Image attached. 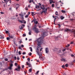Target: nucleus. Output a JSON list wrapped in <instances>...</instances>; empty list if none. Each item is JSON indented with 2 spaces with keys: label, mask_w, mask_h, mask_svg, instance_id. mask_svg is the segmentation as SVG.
I'll return each mask as SVG.
<instances>
[{
  "label": "nucleus",
  "mask_w": 75,
  "mask_h": 75,
  "mask_svg": "<svg viewBox=\"0 0 75 75\" xmlns=\"http://www.w3.org/2000/svg\"><path fill=\"white\" fill-rule=\"evenodd\" d=\"M27 60L28 61V62H30V58H28L27 59Z\"/></svg>",
  "instance_id": "obj_28"
},
{
  "label": "nucleus",
  "mask_w": 75,
  "mask_h": 75,
  "mask_svg": "<svg viewBox=\"0 0 75 75\" xmlns=\"http://www.w3.org/2000/svg\"><path fill=\"white\" fill-rule=\"evenodd\" d=\"M18 21H19L20 23H23V21H21V20H18Z\"/></svg>",
  "instance_id": "obj_14"
},
{
  "label": "nucleus",
  "mask_w": 75,
  "mask_h": 75,
  "mask_svg": "<svg viewBox=\"0 0 75 75\" xmlns=\"http://www.w3.org/2000/svg\"><path fill=\"white\" fill-rule=\"evenodd\" d=\"M39 72H40V71H38L36 72V73H35V75H38V73H39Z\"/></svg>",
  "instance_id": "obj_19"
},
{
  "label": "nucleus",
  "mask_w": 75,
  "mask_h": 75,
  "mask_svg": "<svg viewBox=\"0 0 75 75\" xmlns=\"http://www.w3.org/2000/svg\"><path fill=\"white\" fill-rule=\"evenodd\" d=\"M29 53L30 54H29V55L30 56H31L32 55V53L31 52H30Z\"/></svg>",
  "instance_id": "obj_26"
},
{
  "label": "nucleus",
  "mask_w": 75,
  "mask_h": 75,
  "mask_svg": "<svg viewBox=\"0 0 75 75\" xmlns=\"http://www.w3.org/2000/svg\"><path fill=\"white\" fill-rule=\"evenodd\" d=\"M70 44H74V42H72Z\"/></svg>",
  "instance_id": "obj_60"
},
{
  "label": "nucleus",
  "mask_w": 75,
  "mask_h": 75,
  "mask_svg": "<svg viewBox=\"0 0 75 75\" xmlns=\"http://www.w3.org/2000/svg\"><path fill=\"white\" fill-rule=\"evenodd\" d=\"M26 54V53H25V52H23L22 53L23 55H25V54Z\"/></svg>",
  "instance_id": "obj_42"
},
{
  "label": "nucleus",
  "mask_w": 75,
  "mask_h": 75,
  "mask_svg": "<svg viewBox=\"0 0 75 75\" xmlns=\"http://www.w3.org/2000/svg\"><path fill=\"white\" fill-rule=\"evenodd\" d=\"M71 57H74V55L73 54H71Z\"/></svg>",
  "instance_id": "obj_49"
},
{
  "label": "nucleus",
  "mask_w": 75,
  "mask_h": 75,
  "mask_svg": "<svg viewBox=\"0 0 75 75\" xmlns=\"http://www.w3.org/2000/svg\"><path fill=\"white\" fill-rule=\"evenodd\" d=\"M21 19L23 21H25L23 20H24V18L23 17H21Z\"/></svg>",
  "instance_id": "obj_21"
},
{
  "label": "nucleus",
  "mask_w": 75,
  "mask_h": 75,
  "mask_svg": "<svg viewBox=\"0 0 75 75\" xmlns=\"http://www.w3.org/2000/svg\"><path fill=\"white\" fill-rule=\"evenodd\" d=\"M39 7L40 6H39V5H38L36 6V8H39Z\"/></svg>",
  "instance_id": "obj_20"
},
{
  "label": "nucleus",
  "mask_w": 75,
  "mask_h": 75,
  "mask_svg": "<svg viewBox=\"0 0 75 75\" xmlns=\"http://www.w3.org/2000/svg\"><path fill=\"white\" fill-rule=\"evenodd\" d=\"M52 7H54V4H53L52 5Z\"/></svg>",
  "instance_id": "obj_32"
},
{
  "label": "nucleus",
  "mask_w": 75,
  "mask_h": 75,
  "mask_svg": "<svg viewBox=\"0 0 75 75\" xmlns=\"http://www.w3.org/2000/svg\"><path fill=\"white\" fill-rule=\"evenodd\" d=\"M32 2V0H30L29 1L30 3H31Z\"/></svg>",
  "instance_id": "obj_51"
},
{
  "label": "nucleus",
  "mask_w": 75,
  "mask_h": 75,
  "mask_svg": "<svg viewBox=\"0 0 75 75\" xmlns=\"http://www.w3.org/2000/svg\"><path fill=\"white\" fill-rule=\"evenodd\" d=\"M42 49H43L42 48H41L40 50V51H42Z\"/></svg>",
  "instance_id": "obj_61"
},
{
  "label": "nucleus",
  "mask_w": 75,
  "mask_h": 75,
  "mask_svg": "<svg viewBox=\"0 0 75 75\" xmlns=\"http://www.w3.org/2000/svg\"><path fill=\"white\" fill-rule=\"evenodd\" d=\"M33 14H34V12H32V16H34V15H33Z\"/></svg>",
  "instance_id": "obj_39"
},
{
  "label": "nucleus",
  "mask_w": 75,
  "mask_h": 75,
  "mask_svg": "<svg viewBox=\"0 0 75 75\" xmlns=\"http://www.w3.org/2000/svg\"><path fill=\"white\" fill-rule=\"evenodd\" d=\"M24 65H23L22 68H24Z\"/></svg>",
  "instance_id": "obj_53"
},
{
  "label": "nucleus",
  "mask_w": 75,
  "mask_h": 75,
  "mask_svg": "<svg viewBox=\"0 0 75 75\" xmlns=\"http://www.w3.org/2000/svg\"><path fill=\"white\" fill-rule=\"evenodd\" d=\"M4 60H5L6 61H8V59L7 58H5L4 59Z\"/></svg>",
  "instance_id": "obj_23"
},
{
  "label": "nucleus",
  "mask_w": 75,
  "mask_h": 75,
  "mask_svg": "<svg viewBox=\"0 0 75 75\" xmlns=\"http://www.w3.org/2000/svg\"><path fill=\"white\" fill-rule=\"evenodd\" d=\"M19 55H21V51H19L18 52Z\"/></svg>",
  "instance_id": "obj_17"
},
{
  "label": "nucleus",
  "mask_w": 75,
  "mask_h": 75,
  "mask_svg": "<svg viewBox=\"0 0 75 75\" xmlns=\"http://www.w3.org/2000/svg\"><path fill=\"white\" fill-rule=\"evenodd\" d=\"M47 11H42V12H43V13H46L47 12Z\"/></svg>",
  "instance_id": "obj_33"
},
{
  "label": "nucleus",
  "mask_w": 75,
  "mask_h": 75,
  "mask_svg": "<svg viewBox=\"0 0 75 75\" xmlns=\"http://www.w3.org/2000/svg\"><path fill=\"white\" fill-rule=\"evenodd\" d=\"M33 30H35V32L36 33H39V30L35 26H34V28H33Z\"/></svg>",
  "instance_id": "obj_2"
},
{
  "label": "nucleus",
  "mask_w": 75,
  "mask_h": 75,
  "mask_svg": "<svg viewBox=\"0 0 75 75\" xmlns=\"http://www.w3.org/2000/svg\"><path fill=\"white\" fill-rule=\"evenodd\" d=\"M45 36H47V33L46 32H43L41 37L37 40L38 44L37 50L38 52L39 51L38 48L41 47V45L42 43V40Z\"/></svg>",
  "instance_id": "obj_1"
},
{
  "label": "nucleus",
  "mask_w": 75,
  "mask_h": 75,
  "mask_svg": "<svg viewBox=\"0 0 75 75\" xmlns=\"http://www.w3.org/2000/svg\"><path fill=\"white\" fill-rule=\"evenodd\" d=\"M61 11L62 13H65V12H66L65 11L63 10H62Z\"/></svg>",
  "instance_id": "obj_15"
},
{
  "label": "nucleus",
  "mask_w": 75,
  "mask_h": 75,
  "mask_svg": "<svg viewBox=\"0 0 75 75\" xmlns=\"http://www.w3.org/2000/svg\"><path fill=\"white\" fill-rule=\"evenodd\" d=\"M14 59H15V60H16L17 59V57H16L15 56L14 57Z\"/></svg>",
  "instance_id": "obj_30"
},
{
  "label": "nucleus",
  "mask_w": 75,
  "mask_h": 75,
  "mask_svg": "<svg viewBox=\"0 0 75 75\" xmlns=\"http://www.w3.org/2000/svg\"><path fill=\"white\" fill-rule=\"evenodd\" d=\"M47 9H48V8H46L45 10H43V11H45H45H47Z\"/></svg>",
  "instance_id": "obj_59"
},
{
  "label": "nucleus",
  "mask_w": 75,
  "mask_h": 75,
  "mask_svg": "<svg viewBox=\"0 0 75 75\" xmlns=\"http://www.w3.org/2000/svg\"><path fill=\"white\" fill-rule=\"evenodd\" d=\"M34 24H38V21H36L34 22Z\"/></svg>",
  "instance_id": "obj_12"
},
{
  "label": "nucleus",
  "mask_w": 75,
  "mask_h": 75,
  "mask_svg": "<svg viewBox=\"0 0 75 75\" xmlns=\"http://www.w3.org/2000/svg\"><path fill=\"white\" fill-rule=\"evenodd\" d=\"M13 64H11L10 65V67H13Z\"/></svg>",
  "instance_id": "obj_40"
},
{
  "label": "nucleus",
  "mask_w": 75,
  "mask_h": 75,
  "mask_svg": "<svg viewBox=\"0 0 75 75\" xmlns=\"http://www.w3.org/2000/svg\"><path fill=\"white\" fill-rule=\"evenodd\" d=\"M18 49H19V50H21V47H18Z\"/></svg>",
  "instance_id": "obj_45"
},
{
  "label": "nucleus",
  "mask_w": 75,
  "mask_h": 75,
  "mask_svg": "<svg viewBox=\"0 0 75 75\" xmlns=\"http://www.w3.org/2000/svg\"><path fill=\"white\" fill-rule=\"evenodd\" d=\"M19 15H20L21 17H24V15H21V14H19Z\"/></svg>",
  "instance_id": "obj_31"
},
{
  "label": "nucleus",
  "mask_w": 75,
  "mask_h": 75,
  "mask_svg": "<svg viewBox=\"0 0 75 75\" xmlns=\"http://www.w3.org/2000/svg\"><path fill=\"white\" fill-rule=\"evenodd\" d=\"M32 66H31V65L30 64L29 65H28V67H30L31 68Z\"/></svg>",
  "instance_id": "obj_27"
},
{
  "label": "nucleus",
  "mask_w": 75,
  "mask_h": 75,
  "mask_svg": "<svg viewBox=\"0 0 75 75\" xmlns=\"http://www.w3.org/2000/svg\"><path fill=\"white\" fill-rule=\"evenodd\" d=\"M57 51H58V52H59V53H60V52H61V50L60 49H57Z\"/></svg>",
  "instance_id": "obj_13"
},
{
  "label": "nucleus",
  "mask_w": 75,
  "mask_h": 75,
  "mask_svg": "<svg viewBox=\"0 0 75 75\" xmlns=\"http://www.w3.org/2000/svg\"><path fill=\"white\" fill-rule=\"evenodd\" d=\"M8 36L10 38H12V39H13V38H14V36L12 35H8Z\"/></svg>",
  "instance_id": "obj_5"
},
{
  "label": "nucleus",
  "mask_w": 75,
  "mask_h": 75,
  "mask_svg": "<svg viewBox=\"0 0 75 75\" xmlns=\"http://www.w3.org/2000/svg\"><path fill=\"white\" fill-rule=\"evenodd\" d=\"M62 67L63 68H65V65H63L62 66Z\"/></svg>",
  "instance_id": "obj_34"
},
{
  "label": "nucleus",
  "mask_w": 75,
  "mask_h": 75,
  "mask_svg": "<svg viewBox=\"0 0 75 75\" xmlns=\"http://www.w3.org/2000/svg\"><path fill=\"white\" fill-rule=\"evenodd\" d=\"M55 14H56V15H58V12L57 11L56 12Z\"/></svg>",
  "instance_id": "obj_37"
},
{
  "label": "nucleus",
  "mask_w": 75,
  "mask_h": 75,
  "mask_svg": "<svg viewBox=\"0 0 75 75\" xmlns=\"http://www.w3.org/2000/svg\"><path fill=\"white\" fill-rule=\"evenodd\" d=\"M65 51V49H64L62 50L63 51Z\"/></svg>",
  "instance_id": "obj_64"
},
{
  "label": "nucleus",
  "mask_w": 75,
  "mask_h": 75,
  "mask_svg": "<svg viewBox=\"0 0 75 75\" xmlns=\"http://www.w3.org/2000/svg\"><path fill=\"white\" fill-rule=\"evenodd\" d=\"M6 34H7L8 33V31L7 30H6Z\"/></svg>",
  "instance_id": "obj_38"
},
{
  "label": "nucleus",
  "mask_w": 75,
  "mask_h": 75,
  "mask_svg": "<svg viewBox=\"0 0 75 75\" xmlns=\"http://www.w3.org/2000/svg\"><path fill=\"white\" fill-rule=\"evenodd\" d=\"M26 64H27V65H30V64L28 63V62H27Z\"/></svg>",
  "instance_id": "obj_47"
},
{
  "label": "nucleus",
  "mask_w": 75,
  "mask_h": 75,
  "mask_svg": "<svg viewBox=\"0 0 75 75\" xmlns=\"http://www.w3.org/2000/svg\"><path fill=\"white\" fill-rule=\"evenodd\" d=\"M25 10H28V8H27V7H26L25 8Z\"/></svg>",
  "instance_id": "obj_44"
},
{
  "label": "nucleus",
  "mask_w": 75,
  "mask_h": 75,
  "mask_svg": "<svg viewBox=\"0 0 75 75\" xmlns=\"http://www.w3.org/2000/svg\"><path fill=\"white\" fill-rule=\"evenodd\" d=\"M22 58L23 59H24L25 58V57L24 56H23V57H22Z\"/></svg>",
  "instance_id": "obj_54"
},
{
  "label": "nucleus",
  "mask_w": 75,
  "mask_h": 75,
  "mask_svg": "<svg viewBox=\"0 0 75 75\" xmlns=\"http://www.w3.org/2000/svg\"><path fill=\"white\" fill-rule=\"evenodd\" d=\"M21 47H24V45H21Z\"/></svg>",
  "instance_id": "obj_57"
},
{
  "label": "nucleus",
  "mask_w": 75,
  "mask_h": 75,
  "mask_svg": "<svg viewBox=\"0 0 75 75\" xmlns=\"http://www.w3.org/2000/svg\"><path fill=\"white\" fill-rule=\"evenodd\" d=\"M29 35H31V33L30 32H29Z\"/></svg>",
  "instance_id": "obj_56"
},
{
  "label": "nucleus",
  "mask_w": 75,
  "mask_h": 75,
  "mask_svg": "<svg viewBox=\"0 0 75 75\" xmlns=\"http://www.w3.org/2000/svg\"><path fill=\"white\" fill-rule=\"evenodd\" d=\"M38 4H39L40 6V8H41V9H42V11L44 10L45 9V7H42V6H41V4L39 3Z\"/></svg>",
  "instance_id": "obj_4"
},
{
  "label": "nucleus",
  "mask_w": 75,
  "mask_h": 75,
  "mask_svg": "<svg viewBox=\"0 0 75 75\" xmlns=\"http://www.w3.org/2000/svg\"><path fill=\"white\" fill-rule=\"evenodd\" d=\"M64 31L66 32H67V31H70L71 30L70 29H69L66 28L65 30Z\"/></svg>",
  "instance_id": "obj_7"
},
{
  "label": "nucleus",
  "mask_w": 75,
  "mask_h": 75,
  "mask_svg": "<svg viewBox=\"0 0 75 75\" xmlns=\"http://www.w3.org/2000/svg\"><path fill=\"white\" fill-rule=\"evenodd\" d=\"M45 51H46V53H48V52L49 51V50H48V48H46Z\"/></svg>",
  "instance_id": "obj_6"
},
{
  "label": "nucleus",
  "mask_w": 75,
  "mask_h": 75,
  "mask_svg": "<svg viewBox=\"0 0 75 75\" xmlns=\"http://www.w3.org/2000/svg\"><path fill=\"white\" fill-rule=\"evenodd\" d=\"M70 46V45H69V44L68 45H67L66 46V47H68Z\"/></svg>",
  "instance_id": "obj_41"
},
{
  "label": "nucleus",
  "mask_w": 75,
  "mask_h": 75,
  "mask_svg": "<svg viewBox=\"0 0 75 75\" xmlns=\"http://www.w3.org/2000/svg\"><path fill=\"white\" fill-rule=\"evenodd\" d=\"M56 19H57V18H54V23H55V21Z\"/></svg>",
  "instance_id": "obj_55"
},
{
  "label": "nucleus",
  "mask_w": 75,
  "mask_h": 75,
  "mask_svg": "<svg viewBox=\"0 0 75 75\" xmlns=\"http://www.w3.org/2000/svg\"><path fill=\"white\" fill-rule=\"evenodd\" d=\"M60 18L61 20H63V18H64V17L63 16H61Z\"/></svg>",
  "instance_id": "obj_11"
},
{
  "label": "nucleus",
  "mask_w": 75,
  "mask_h": 75,
  "mask_svg": "<svg viewBox=\"0 0 75 75\" xmlns=\"http://www.w3.org/2000/svg\"><path fill=\"white\" fill-rule=\"evenodd\" d=\"M68 64H66L65 65V66L66 67H68Z\"/></svg>",
  "instance_id": "obj_25"
},
{
  "label": "nucleus",
  "mask_w": 75,
  "mask_h": 75,
  "mask_svg": "<svg viewBox=\"0 0 75 75\" xmlns=\"http://www.w3.org/2000/svg\"><path fill=\"white\" fill-rule=\"evenodd\" d=\"M29 71L30 72H31V69H30L29 70Z\"/></svg>",
  "instance_id": "obj_35"
},
{
  "label": "nucleus",
  "mask_w": 75,
  "mask_h": 75,
  "mask_svg": "<svg viewBox=\"0 0 75 75\" xmlns=\"http://www.w3.org/2000/svg\"><path fill=\"white\" fill-rule=\"evenodd\" d=\"M23 37H25V36H26V35L25 34H23Z\"/></svg>",
  "instance_id": "obj_29"
},
{
  "label": "nucleus",
  "mask_w": 75,
  "mask_h": 75,
  "mask_svg": "<svg viewBox=\"0 0 75 75\" xmlns=\"http://www.w3.org/2000/svg\"><path fill=\"white\" fill-rule=\"evenodd\" d=\"M22 26H23V27H25V25H22Z\"/></svg>",
  "instance_id": "obj_63"
},
{
  "label": "nucleus",
  "mask_w": 75,
  "mask_h": 75,
  "mask_svg": "<svg viewBox=\"0 0 75 75\" xmlns=\"http://www.w3.org/2000/svg\"><path fill=\"white\" fill-rule=\"evenodd\" d=\"M63 75H67L65 73H63Z\"/></svg>",
  "instance_id": "obj_62"
},
{
  "label": "nucleus",
  "mask_w": 75,
  "mask_h": 75,
  "mask_svg": "<svg viewBox=\"0 0 75 75\" xmlns=\"http://www.w3.org/2000/svg\"><path fill=\"white\" fill-rule=\"evenodd\" d=\"M0 38H1V39H4V37L2 35H0Z\"/></svg>",
  "instance_id": "obj_10"
},
{
  "label": "nucleus",
  "mask_w": 75,
  "mask_h": 75,
  "mask_svg": "<svg viewBox=\"0 0 75 75\" xmlns=\"http://www.w3.org/2000/svg\"><path fill=\"white\" fill-rule=\"evenodd\" d=\"M15 66H17V63H15Z\"/></svg>",
  "instance_id": "obj_46"
},
{
  "label": "nucleus",
  "mask_w": 75,
  "mask_h": 75,
  "mask_svg": "<svg viewBox=\"0 0 75 75\" xmlns=\"http://www.w3.org/2000/svg\"><path fill=\"white\" fill-rule=\"evenodd\" d=\"M52 3V1H50V4H51Z\"/></svg>",
  "instance_id": "obj_58"
},
{
  "label": "nucleus",
  "mask_w": 75,
  "mask_h": 75,
  "mask_svg": "<svg viewBox=\"0 0 75 75\" xmlns=\"http://www.w3.org/2000/svg\"><path fill=\"white\" fill-rule=\"evenodd\" d=\"M58 40V36L55 38V40Z\"/></svg>",
  "instance_id": "obj_18"
},
{
  "label": "nucleus",
  "mask_w": 75,
  "mask_h": 75,
  "mask_svg": "<svg viewBox=\"0 0 75 75\" xmlns=\"http://www.w3.org/2000/svg\"><path fill=\"white\" fill-rule=\"evenodd\" d=\"M8 69H11V67H8Z\"/></svg>",
  "instance_id": "obj_43"
},
{
  "label": "nucleus",
  "mask_w": 75,
  "mask_h": 75,
  "mask_svg": "<svg viewBox=\"0 0 75 75\" xmlns=\"http://www.w3.org/2000/svg\"><path fill=\"white\" fill-rule=\"evenodd\" d=\"M30 51L31 52H32L33 51V49H32V47H30Z\"/></svg>",
  "instance_id": "obj_22"
},
{
  "label": "nucleus",
  "mask_w": 75,
  "mask_h": 75,
  "mask_svg": "<svg viewBox=\"0 0 75 75\" xmlns=\"http://www.w3.org/2000/svg\"><path fill=\"white\" fill-rule=\"evenodd\" d=\"M6 40H8V41H9V40H10V38H8V37H7L6 38Z\"/></svg>",
  "instance_id": "obj_16"
},
{
  "label": "nucleus",
  "mask_w": 75,
  "mask_h": 75,
  "mask_svg": "<svg viewBox=\"0 0 75 75\" xmlns=\"http://www.w3.org/2000/svg\"><path fill=\"white\" fill-rule=\"evenodd\" d=\"M37 20H36V19H35V18H34L33 19V20L31 22V23H33V22H34V23L35 22V21H36Z\"/></svg>",
  "instance_id": "obj_8"
},
{
  "label": "nucleus",
  "mask_w": 75,
  "mask_h": 75,
  "mask_svg": "<svg viewBox=\"0 0 75 75\" xmlns=\"http://www.w3.org/2000/svg\"><path fill=\"white\" fill-rule=\"evenodd\" d=\"M0 13H1V14H4V13H3V12H0Z\"/></svg>",
  "instance_id": "obj_52"
},
{
  "label": "nucleus",
  "mask_w": 75,
  "mask_h": 75,
  "mask_svg": "<svg viewBox=\"0 0 75 75\" xmlns=\"http://www.w3.org/2000/svg\"><path fill=\"white\" fill-rule=\"evenodd\" d=\"M37 53L38 54V55L39 56V58H40V55H39V53L38 52H37Z\"/></svg>",
  "instance_id": "obj_24"
},
{
  "label": "nucleus",
  "mask_w": 75,
  "mask_h": 75,
  "mask_svg": "<svg viewBox=\"0 0 75 75\" xmlns=\"http://www.w3.org/2000/svg\"><path fill=\"white\" fill-rule=\"evenodd\" d=\"M61 60L62 61H66V59H65L63 58L61 59Z\"/></svg>",
  "instance_id": "obj_9"
},
{
  "label": "nucleus",
  "mask_w": 75,
  "mask_h": 75,
  "mask_svg": "<svg viewBox=\"0 0 75 75\" xmlns=\"http://www.w3.org/2000/svg\"><path fill=\"white\" fill-rule=\"evenodd\" d=\"M17 60H19V59H20V58H19V57H17Z\"/></svg>",
  "instance_id": "obj_50"
},
{
  "label": "nucleus",
  "mask_w": 75,
  "mask_h": 75,
  "mask_svg": "<svg viewBox=\"0 0 75 75\" xmlns=\"http://www.w3.org/2000/svg\"><path fill=\"white\" fill-rule=\"evenodd\" d=\"M28 15H27L26 16H25V18H27L28 17Z\"/></svg>",
  "instance_id": "obj_36"
},
{
  "label": "nucleus",
  "mask_w": 75,
  "mask_h": 75,
  "mask_svg": "<svg viewBox=\"0 0 75 75\" xmlns=\"http://www.w3.org/2000/svg\"><path fill=\"white\" fill-rule=\"evenodd\" d=\"M20 69H21V67L19 66H18L17 68L15 69L16 71H18L19 72L20 71Z\"/></svg>",
  "instance_id": "obj_3"
},
{
  "label": "nucleus",
  "mask_w": 75,
  "mask_h": 75,
  "mask_svg": "<svg viewBox=\"0 0 75 75\" xmlns=\"http://www.w3.org/2000/svg\"><path fill=\"white\" fill-rule=\"evenodd\" d=\"M23 28L22 26H21V28H20V30H22V29H23Z\"/></svg>",
  "instance_id": "obj_48"
}]
</instances>
